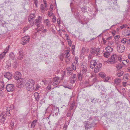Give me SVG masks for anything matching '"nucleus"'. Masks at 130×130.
<instances>
[{
    "mask_svg": "<svg viewBox=\"0 0 130 130\" xmlns=\"http://www.w3.org/2000/svg\"><path fill=\"white\" fill-rule=\"evenodd\" d=\"M124 72L122 71H119L117 74V75L118 77H120L123 75L124 74Z\"/></svg>",
    "mask_w": 130,
    "mask_h": 130,
    "instance_id": "23",
    "label": "nucleus"
},
{
    "mask_svg": "<svg viewBox=\"0 0 130 130\" xmlns=\"http://www.w3.org/2000/svg\"><path fill=\"white\" fill-rule=\"evenodd\" d=\"M59 78L58 77H55L54 78V81L57 82V81H59Z\"/></svg>",
    "mask_w": 130,
    "mask_h": 130,
    "instance_id": "42",
    "label": "nucleus"
},
{
    "mask_svg": "<svg viewBox=\"0 0 130 130\" xmlns=\"http://www.w3.org/2000/svg\"><path fill=\"white\" fill-rule=\"evenodd\" d=\"M34 3L35 4V6L36 7V8H37L38 7V0H33Z\"/></svg>",
    "mask_w": 130,
    "mask_h": 130,
    "instance_id": "39",
    "label": "nucleus"
},
{
    "mask_svg": "<svg viewBox=\"0 0 130 130\" xmlns=\"http://www.w3.org/2000/svg\"><path fill=\"white\" fill-rule=\"evenodd\" d=\"M42 17L39 16L38 19H36L35 20V22H33L34 24H35L37 26V27H38L39 26V25L41 23V21L42 20Z\"/></svg>",
    "mask_w": 130,
    "mask_h": 130,
    "instance_id": "10",
    "label": "nucleus"
},
{
    "mask_svg": "<svg viewBox=\"0 0 130 130\" xmlns=\"http://www.w3.org/2000/svg\"><path fill=\"white\" fill-rule=\"evenodd\" d=\"M6 68H8L9 67H10L11 66V62L9 61H7L6 62Z\"/></svg>",
    "mask_w": 130,
    "mask_h": 130,
    "instance_id": "27",
    "label": "nucleus"
},
{
    "mask_svg": "<svg viewBox=\"0 0 130 130\" xmlns=\"http://www.w3.org/2000/svg\"><path fill=\"white\" fill-rule=\"evenodd\" d=\"M10 126L12 128L14 126V122L11 121L10 123Z\"/></svg>",
    "mask_w": 130,
    "mask_h": 130,
    "instance_id": "47",
    "label": "nucleus"
},
{
    "mask_svg": "<svg viewBox=\"0 0 130 130\" xmlns=\"http://www.w3.org/2000/svg\"><path fill=\"white\" fill-rule=\"evenodd\" d=\"M36 100L38 101L39 100L40 95L37 92H36L35 93L34 95Z\"/></svg>",
    "mask_w": 130,
    "mask_h": 130,
    "instance_id": "17",
    "label": "nucleus"
},
{
    "mask_svg": "<svg viewBox=\"0 0 130 130\" xmlns=\"http://www.w3.org/2000/svg\"><path fill=\"white\" fill-rule=\"evenodd\" d=\"M12 74L9 72H7L4 75L5 77L7 78L8 79H10L12 77Z\"/></svg>",
    "mask_w": 130,
    "mask_h": 130,
    "instance_id": "15",
    "label": "nucleus"
},
{
    "mask_svg": "<svg viewBox=\"0 0 130 130\" xmlns=\"http://www.w3.org/2000/svg\"><path fill=\"white\" fill-rule=\"evenodd\" d=\"M8 48H7V47L5 49V50L4 51V52H4V53H5V54H6V53L8 51Z\"/></svg>",
    "mask_w": 130,
    "mask_h": 130,
    "instance_id": "60",
    "label": "nucleus"
},
{
    "mask_svg": "<svg viewBox=\"0 0 130 130\" xmlns=\"http://www.w3.org/2000/svg\"><path fill=\"white\" fill-rule=\"evenodd\" d=\"M116 107L119 109L122 108L123 106L121 102H118L116 103Z\"/></svg>",
    "mask_w": 130,
    "mask_h": 130,
    "instance_id": "18",
    "label": "nucleus"
},
{
    "mask_svg": "<svg viewBox=\"0 0 130 130\" xmlns=\"http://www.w3.org/2000/svg\"><path fill=\"white\" fill-rule=\"evenodd\" d=\"M72 74V72L71 71H68V72L67 73V74L69 75H71Z\"/></svg>",
    "mask_w": 130,
    "mask_h": 130,
    "instance_id": "62",
    "label": "nucleus"
},
{
    "mask_svg": "<svg viewBox=\"0 0 130 130\" xmlns=\"http://www.w3.org/2000/svg\"><path fill=\"white\" fill-rule=\"evenodd\" d=\"M128 74H126L124 76V78L125 79L128 80Z\"/></svg>",
    "mask_w": 130,
    "mask_h": 130,
    "instance_id": "48",
    "label": "nucleus"
},
{
    "mask_svg": "<svg viewBox=\"0 0 130 130\" xmlns=\"http://www.w3.org/2000/svg\"><path fill=\"white\" fill-rule=\"evenodd\" d=\"M91 65L90 66V68H91L93 69L95 67V66H94L93 64H90Z\"/></svg>",
    "mask_w": 130,
    "mask_h": 130,
    "instance_id": "61",
    "label": "nucleus"
},
{
    "mask_svg": "<svg viewBox=\"0 0 130 130\" xmlns=\"http://www.w3.org/2000/svg\"><path fill=\"white\" fill-rule=\"evenodd\" d=\"M112 39V37L110 36L106 39V40H110Z\"/></svg>",
    "mask_w": 130,
    "mask_h": 130,
    "instance_id": "59",
    "label": "nucleus"
},
{
    "mask_svg": "<svg viewBox=\"0 0 130 130\" xmlns=\"http://www.w3.org/2000/svg\"><path fill=\"white\" fill-rule=\"evenodd\" d=\"M40 9L41 10H44V9L46 10H47V9L46 10L45 8H44V5H43V4H41V5Z\"/></svg>",
    "mask_w": 130,
    "mask_h": 130,
    "instance_id": "44",
    "label": "nucleus"
},
{
    "mask_svg": "<svg viewBox=\"0 0 130 130\" xmlns=\"http://www.w3.org/2000/svg\"><path fill=\"white\" fill-rule=\"evenodd\" d=\"M9 59H11L13 60L15 57V55L13 53L11 52L10 53L9 55Z\"/></svg>",
    "mask_w": 130,
    "mask_h": 130,
    "instance_id": "20",
    "label": "nucleus"
},
{
    "mask_svg": "<svg viewBox=\"0 0 130 130\" xmlns=\"http://www.w3.org/2000/svg\"><path fill=\"white\" fill-rule=\"evenodd\" d=\"M48 15L49 16H52L53 14V13L52 12H51H51L48 11Z\"/></svg>",
    "mask_w": 130,
    "mask_h": 130,
    "instance_id": "52",
    "label": "nucleus"
},
{
    "mask_svg": "<svg viewBox=\"0 0 130 130\" xmlns=\"http://www.w3.org/2000/svg\"><path fill=\"white\" fill-rule=\"evenodd\" d=\"M74 105L73 103H72V104L70 106V110H72L73 109V108L74 107Z\"/></svg>",
    "mask_w": 130,
    "mask_h": 130,
    "instance_id": "50",
    "label": "nucleus"
},
{
    "mask_svg": "<svg viewBox=\"0 0 130 130\" xmlns=\"http://www.w3.org/2000/svg\"><path fill=\"white\" fill-rule=\"evenodd\" d=\"M37 120H34L32 122L31 127V128H34L35 126V124L37 122Z\"/></svg>",
    "mask_w": 130,
    "mask_h": 130,
    "instance_id": "25",
    "label": "nucleus"
},
{
    "mask_svg": "<svg viewBox=\"0 0 130 130\" xmlns=\"http://www.w3.org/2000/svg\"><path fill=\"white\" fill-rule=\"evenodd\" d=\"M127 39L126 38H123L121 40V42L123 43H126Z\"/></svg>",
    "mask_w": 130,
    "mask_h": 130,
    "instance_id": "38",
    "label": "nucleus"
},
{
    "mask_svg": "<svg viewBox=\"0 0 130 130\" xmlns=\"http://www.w3.org/2000/svg\"><path fill=\"white\" fill-rule=\"evenodd\" d=\"M10 115V111H6V113L3 112L0 114V120H2L3 122H4L6 119V116H9Z\"/></svg>",
    "mask_w": 130,
    "mask_h": 130,
    "instance_id": "2",
    "label": "nucleus"
},
{
    "mask_svg": "<svg viewBox=\"0 0 130 130\" xmlns=\"http://www.w3.org/2000/svg\"><path fill=\"white\" fill-rule=\"evenodd\" d=\"M113 43V41H109V40L107 41V44L108 45L110 46L112 45Z\"/></svg>",
    "mask_w": 130,
    "mask_h": 130,
    "instance_id": "33",
    "label": "nucleus"
},
{
    "mask_svg": "<svg viewBox=\"0 0 130 130\" xmlns=\"http://www.w3.org/2000/svg\"><path fill=\"white\" fill-rule=\"evenodd\" d=\"M76 75L75 74H74L71 77V79H75V78H76Z\"/></svg>",
    "mask_w": 130,
    "mask_h": 130,
    "instance_id": "45",
    "label": "nucleus"
},
{
    "mask_svg": "<svg viewBox=\"0 0 130 130\" xmlns=\"http://www.w3.org/2000/svg\"><path fill=\"white\" fill-rule=\"evenodd\" d=\"M110 52H106L104 53V56L106 58H108L110 55Z\"/></svg>",
    "mask_w": 130,
    "mask_h": 130,
    "instance_id": "28",
    "label": "nucleus"
},
{
    "mask_svg": "<svg viewBox=\"0 0 130 130\" xmlns=\"http://www.w3.org/2000/svg\"><path fill=\"white\" fill-rule=\"evenodd\" d=\"M20 50L19 51L18 55L19 56H18L17 58L18 59L21 60L23 58V52L22 49Z\"/></svg>",
    "mask_w": 130,
    "mask_h": 130,
    "instance_id": "14",
    "label": "nucleus"
},
{
    "mask_svg": "<svg viewBox=\"0 0 130 130\" xmlns=\"http://www.w3.org/2000/svg\"><path fill=\"white\" fill-rule=\"evenodd\" d=\"M127 36L130 35V30H128L127 31Z\"/></svg>",
    "mask_w": 130,
    "mask_h": 130,
    "instance_id": "63",
    "label": "nucleus"
},
{
    "mask_svg": "<svg viewBox=\"0 0 130 130\" xmlns=\"http://www.w3.org/2000/svg\"><path fill=\"white\" fill-rule=\"evenodd\" d=\"M84 124H85V129L86 130H88L89 128H91L92 126V123L89 124L88 121H85L84 122Z\"/></svg>",
    "mask_w": 130,
    "mask_h": 130,
    "instance_id": "13",
    "label": "nucleus"
},
{
    "mask_svg": "<svg viewBox=\"0 0 130 130\" xmlns=\"http://www.w3.org/2000/svg\"><path fill=\"white\" fill-rule=\"evenodd\" d=\"M66 57L67 58H68L70 56L69 54V51L68 50H66Z\"/></svg>",
    "mask_w": 130,
    "mask_h": 130,
    "instance_id": "36",
    "label": "nucleus"
},
{
    "mask_svg": "<svg viewBox=\"0 0 130 130\" xmlns=\"http://www.w3.org/2000/svg\"><path fill=\"white\" fill-rule=\"evenodd\" d=\"M100 48L99 47L97 48L96 49L92 48L90 50V52L91 54L94 55L95 56H96L100 53Z\"/></svg>",
    "mask_w": 130,
    "mask_h": 130,
    "instance_id": "4",
    "label": "nucleus"
},
{
    "mask_svg": "<svg viewBox=\"0 0 130 130\" xmlns=\"http://www.w3.org/2000/svg\"><path fill=\"white\" fill-rule=\"evenodd\" d=\"M121 62L122 61V59L120 57L116 54H113L106 61L107 63L110 64H113L116 62L118 61Z\"/></svg>",
    "mask_w": 130,
    "mask_h": 130,
    "instance_id": "1",
    "label": "nucleus"
},
{
    "mask_svg": "<svg viewBox=\"0 0 130 130\" xmlns=\"http://www.w3.org/2000/svg\"><path fill=\"white\" fill-rule=\"evenodd\" d=\"M17 62L16 61H14L13 63V66L14 68H16L17 67Z\"/></svg>",
    "mask_w": 130,
    "mask_h": 130,
    "instance_id": "41",
    "label": "nucleus"
},
{
    "mask_svg": "<svg viewBox=\"0 0 130 130\" xmlns=\"http://www.w3.org/2000/svg\"><path fill=\"white\" fill-rule=\"evenodd\" d=\"M67 71H71L72 72L73 71V70L70 67H69L67 69Z\"/></svg>",
    "mask_w": 130,
    "mask_h": 130,
    "instance_id": "55",
    "label": "nucleus"
},
{
    "mask_svg": "<svg viewBox=\"0 0 130 130\" xmlns=\"http://www.w3.org/2000/svg\"><path fill=\"white\" fill-rule=\"evenodd\" d=\"M4 82L1 81H0V89L1 90L3 89L4 88Z\"/></svg>",
    "mask_w": 130,
    "mask_h": 130,
    "instance_id": "24",
    "label": "nucleus"
},
{
    "mask_svg": "<svg viewBox=\"0 0 130 130\" xmlns=\"http://www.w3.org/2000/svg\"><path fill=\"white\" fill-rule=\"evenodd\" d=\"M6 54L4 52H3L0 55V59H3L5 57Z\"/></svg>",
    "mask_w": 130,
    "mask_h": 130,
    "instance_id": "31",
    "label": "nucleus"
},
{
    "mask_svg": "<svg viewBox=\"0 0 130 130\" xmlns=\"http://www.w3.org/2000/svg\"><path fill=\"white\" fill-rule=\"evenodd\" d=\"M99 76L101 77H104L105 76V75L103 72H100L99 74Z\"/></svg>",
    "mask_w": 130,
    "mask_h": 130,
    "instance_id": "35",
    "label": "nucleus"
},
{
    "mask_svg": "<svg viewBox=\"0 0 130 130\" xmlns=\"http://www.w3.org/2000/svg\"><path fill=\"white\" fill-rule=\"evenodd\" d=\"M90 64H93L94 66H95V65L97 64V62H96V60H91L90 62Z\"/></svg>",
    "mask_w": 130,
    "mask_h": 130,
    "instance_id": "30",
    "label": "nucleus"
},
{
    "mask_svg": "<svg viewBox=\"0 0 130 130\" xmlns=\"http://www.w3.org/2000/svg\"><path fill=\"white\" fill-rule=\"evenodd\" d=\"M126 43L128 44H130V39L128 40L127 39Z\"/></svg>",
    "mask_w": 130,
    "mask_h": 130,
    "instance_id": "64",
    "label": "nucleus"
},
{
    "mask_svg": "<svg viewBox=\"0 0 130 130\" xmlns=\"http://www.w3.org/2000/svg\"><path fill=\"white\" fill-rule=\"evenodd\" d=\"M121 82V79L119 78H117L114 80L115 84L116 85H118Z\"/></svg>",
    "mask_w": 130,
    "mask_h": 130,
    "instance_id": "19",
    "label": "nucleus"
},
{
    "mask_svg": "<svg viewBox=\"0 0 130 130\" xmlns=\"http://www.w3.org/2000/svg\"><path fill=\"white\" fill-rule=\"evenodd\" d=\"M77 77L79 80H82L83 77L81 73L78 74L77 75Z\"/></svg>",
    "mask_w": 130,
    "mask_h": 130,
    "instance_id": "29",
    "label": "nucleus"
},
{
    "mask_svg": "<svg viewBox=\"0 0 130 130\" xmlns=\"http://www.w3.org/2000/svg\"><path fill=\"white\" fill-rule=\"evenodd\" d=\"M102 66V65L101 63H100L97 64V66L95 67L94 69V72L96 73L98 72L100 70Z\"/></svg>",
    "mask_w": 130,
    "mask_h": 130,
    "instance_id": "12",
    "label": "nucleus"
},
{
    "mask_svg": "<svg viewBox=\"0 0 130 130\" xmlns=\"http://www.w3.org/2000/svg\"><path fill=\"white\" fill-rule=\"evenodd\" d=\"M51 88V85H49L47 87L46 89L48 90H50Z\"/></svg>",
    "mask_w": 130,
    "mask_h": 130,
    "instance_id": "53",
    "label": "nucleus"
},
{
    "mask_svg": "<svg viewBox=\"0 0 130 130\" xmlns=\"http://www.w3.org/2000/svg\"><path fill=\"white\" fill-rule=\"evenodd\" d=\"M40 87V86L38 84H36L35 87V89H35L36 90H37L39 89Z\"/></svg>",
    "mask_w": 130,
    "mask_h": 130,
    "instance_id": "34",
    "label": "nucleus"
},
{
    "mask_svg": "<svg viewBox=\"0 0 130 130\" xmlns=\"http://www.w3.org/2000/svg\"><path fill=\"white\" fill-rule=\"evenodd\" d=\"M116 67L117 70H118L122 68V66L121 64H119L116 66Z\"/></svg>",
    "mask_w": 130,
    "mask_h": 130,
    "instance_id": "32",
    "label": "nucleus"
},
{
    "mask_svg": "<svg viewBox=\"0 0 130 130\" xmlns=\"http://www.w3.org/2000/svg\"><path fill=\"white\" fill-rule=\"evenodd\" d=\"M76 78L75 79V80L74 79H71V83H75V80H76Z\"/></svg>",
    "mask_w": 130,
    "mask_h": 130,
    "instance_id": "57",
    "label": "nucleus"
},
{
    "mask_svg": "<svg viewBox=\"0 0 130 130\" xmlns=\"http://www.w3.org/2000/svg\"><path fill=\"white\" fill-rule=\"evenodd\" d=\"M44 22L46 24V25L48 27L50 26V22L48 19L45 20L44 21Z\"/></svg>",
    "mask_w": 130,
    "mask_h": 130,
    "instance_id": "26",
    "label": "nucleus"
},
{
    "mask_svg": "<svg viewBox=\"0 0 130 130\" xmlns=\"http://www.w3.org/2000/svg\"><path fill=\"white\" fill-rule=\"evenodd\" d=\"M119 38H120V37H119V36L117 35L116 36H115L114 37V39H119Z\"/></svg>",
    "mask_w": 130,
    "mask_h": 130,
    "instance_id": "54",
    "label": "nucleus"
},
{
    "mask_svg": "<svg viewBox=\"0 0 130 130\" xmlns=\"http://www.w3.org/2000/svg\"><path fill=\"white\" fill-rule=\"evenodd\" d=\"M74 64H75L74 63H72V69L74 70H75L76 69V66L74 65Z\"/></svg>",
    "mask_w": 130,
    "mask_h": 130,
    "instance_id": "43",
    "label": "nucleus"
},
{
    "mask_svg": "<svg viewBox=\"0 0 130 130\" xmlns=\"http://www.w3.org/2000/svg\"><path fill=\"white\" fill-rule=\"evenodd\" d=\"M56 17L55 16H54L52 20V21L54 23L56 21Z\"/></svg>",
    "mask_w": 130,
    "mask_h": 130,
    "instance_id": "46",
    "label": "nucleus"
},
{
    "mask_svg": "<svg viewBox=\"0 0 130 130\" xmlns=\"http://www.w3.org/2000/svg\"><path fill=\"white\" fill-rule=\"evenodd\" d=\"M26 83H29V84L34 86V85L35 84V82L32 79H31L28 80Z\"/></svg>",
    "mask_w": 130,
    "mask_h": 130,
    "instance_id": "22",
    "label": "nucleus"
},
{
    "mask_svg": "<svg viewBox=\"0 0 130 130\" xmlns=\"http://www.w3.org/2000/svg\"><path fill=\"white\" fill-rule=\"evenodd\" d=\"M6 90L8 92L13 91L15 88L14 85L11 84L7 85L6 87Z\"/></svg>",
    "mask_w": 130,
    "mask_h": 130,
    "instance_id": "6",
    "label": "nucleus"
},
{
    "mask_svg": "<svg viewBox=\"0 0 130 130\" xmlns=\"http://www.w3.org/2000/svg\"><path fill=\"white\" fill-rule=\"evenodd\" d=\"M105 50L107 52H112L113 50L112 48L110 47L109 46H108L105 48Z\"/></svg>",
    "mask_w": 130,
    "mask_h": 130,
    "instance_id": "21",
    "label": "nucleus"
},
{
    "mask_svg": "<svg viewBox=\"0 0 130 130\" xmlns=\"http://www.w3.org/2000/svg\"><path fill=\"white\" fill-rule=\"evenodd\" d=\"M35 13H31L29 16L28 20L29 22L35 18Z\"/></svg>",
    "mask_w": 130,
    "mask_h": 130,
    "instance_id": "16",
    "label": "nucleus"
},
{
    "mask_svg": "<svg viewBox=\"0 0 130 130\" xmlns=\"http://www.w3.org/2000/svg\"><path fill=\"white\" fill-rule=\"evenodd\" d=\"M117 51L119 53H121L123 52L125 50L124 46L120 44H119L117 46Z\"/></svg>",
    "mask_w": 130,
    "mask_h": 130,
    "instance_id": "5",
    "label": "nucleus"
},
{
    "mask_svg": "<svg viewBox=\"0 0 130 130\" xmlns=\"http://www.w3.org/2000/svg\"><path fill=\"white\" fill-rule=\"evenodd\" d=\"M75 61L74 62V63L75 64H78V57H75Z\"/></svg>",
    "mask_w": 130,
    "mask_h": 130,
    "instance_id": "37",
    "label": "nucleus"
},
{
    "mask_svg": "<svg viewBox=\"0 0 130 130\" xmlns=\"http://www.w3.org/2000/svg\"><path fill=\"white\" fill-rule=\"evenodd\" d=\"M53 9V5H50V11H52Z\"/></svg>",
    "mask_w": 130,
    "mask_h": 130,
    "instance_id": "49",
    "label": "nucleus"
},
{
    "mask_svg": "<svg viewBox=\"0 0 130 130\" xmlns=\"http://www.w3.org/2000/svg\"><path fill=\"white\" fill-rule=\"evenodd\" d=\"M14 79L16 80H18L21 78V74L19 72H16L14 76Z\"/></svg>",
    "mask_w": 130,
    "mask_h": 130,
    "instance_id": "9",
    "label": "nucleus"
},
{
    "mask_svg": "<svg viewBox=\"0 0 130 130\" xmlns=\"http://www.w3.org/2000/svg\"><path fill=\"white\" fill-rule=\"evenodd\" d=\"M97 80V79L96 77H94V78H93V80H92V82L94 83Z\"/></svg>",
    "mask_w": 130,
    "mask_h": 130,
    "instance_id": "56",
    "label": "nucleus"
},
{
    "mask_svg": "<svg viewBox=\"0 0 130 130\" xmlns=\"http://www.w3.org/2000/svg\"><path fill=\"white\" fill-rule=\"evenodd\" d=\"M75 46L74 45H72V51L73 54L74 53V49L75 48Z\"/></svg>",
    "mask_w": 130,
    "mask_h": 130,
    "instance_id": "40",
    "label": "nucleus"
},
{
    "mask_svg": "<svg viewBox=\"0 0 130 130\" xmlns=\"http://www.w3.org/2000/svg\"><path fill=\"white\" fill-rule=\"evenodd\" d=\"M52 108V112L53 113H55V115L57 116L59 111V108L54 106Z\"/></svg>",
    "mask_w": 130,
    "mask_h": 130,
    "instance_id": "11",
    "label": "nucleus"
},
{
    "mask_svg": "<svg viewBox=\"0 0 130 130\" xmlns=\"http://www.w3.org/2000/svg\"><path fill=\"white\" fill-rule=\"evenodd\" d=\"M57 22L58 24H60V19H58L57 20Z\"/></svg>",
    "mask_w": 130,
    "mask_h": 130,
    "instance_id": "58",
    "label": "nucleus"
},
{
    "mask_svg": "<svg viewBox=\"0 0 130 130\" xmlns=\"http://www.w3.org/2000/svg\"><path fill=\"white\" fill-rule=\"evenodd\" d=\"M87 64L85 62H83L81 66V72L83 74H84L87 71Z\"/></svg>",
    "mask_w": 130,
    "mask_h": 130,
    "instance_id": "3",
    "label": "nucleus"
},
{
    "mask_svg": "<svg viewBox=\"0 0 130 130\" xmlns=\"http://www.w3.org/2000/svg\"><path fill=\"white\" fill-rule=\"evenodd\" d=\"M91 54H89V55L88 56V59L89 60L91 59L92 58V56L91 55Z\"/></svg>",
    "mask_w": 130,
    "mask_h": 130,
    "instance_id": "51",
    "label": "nucleus"
},
{
    "mask_svg": "<svg viewBox=\"0 0 130 130\" xmlns=\"http://www.w3.org/2000/svg\"><path fill=\"white\" fill-rule=\"evenodd\" d=\"M23 41L22 42V44L23 45L26 44V43L28 42L29 41L30 37L29 36H26L22 38Z\"/></svg>",
    "mask_w": 130,
    "mask_h": 130,
    "instance_id": "8",
    "label": "nucleus"
},
{
    "mask_svg": "<svg viewBox=\"0 0 130 130\" xmlns=\"http://www.w3.org/2000/svg\"><path fill=\"white\" fill-rule=\"evenodd\" d=\"M25 86L26 89L28 91H32L35 89V87L34 86L29 83H26Z\"/></svg>",
    "mask_w": 130,
    "mask_h": 130,
    "instance_id": "7",
    "label": "nucleus"
}]
</instances>
